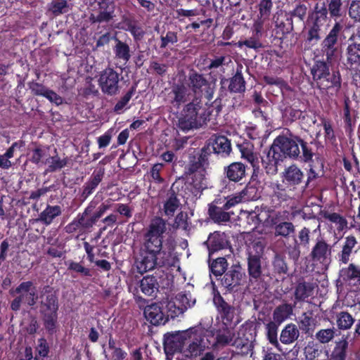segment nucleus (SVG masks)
Wrapping results in <instances>:
<instances>
[{
	"instance_id": "obj_1",
	"label": "nucleus",
	"mask_w": 360,
	"mask_h": 360,
	"mask_svg": "<svg viewBox=\"0 0 360 360\" xmlns=\"http://www.w3.org/2000/svg\"><path fill=\"white\" fill-rule=\"evenodd\" d=\"M312 141L308 143L298 134L288 129L285 134H279L262 157V165L269 175H275L278 167L286 158L307 163V179L304 173L298 165H292L286 167L282 174V183L289 191H295L298 186L304 183V188L309 187L312 181L321 177L324 174V163L312 147Z\"/></svg>"
},
{
	"instance_id": "obj_2",
	"label": "nucleus",
	"mask_w": 360,
	"mask_h": 360,
	"mask_svg": "<svg viewBox=\"0 0 360 360\" xmlns=\"http://www.w3.org/2000/svg\"><path fill=\"white\" fill-rule=\"evenodd\" d=\"M167 220L155 216L142 233L139 251L135 258V267L143 274L157 267L174 266L176 243L172 236H165Z\"/></svg>"
},
{
	"instance_id": "obj_3",
	"label": "nucleus",
	"mask_w": 360,
	"mask_h": 360,
	"mask_svg": "<svg viewBox=\"0 0 360 360\" xmlns=\"http://www.w3.org/2000/svg\"><path fill=\"white\" fill-rule=\"evenodd\" d=\"M59 295L53 286L44 285L39 294V312L44 326L49 335L58 332Z\"/></svg>"
},
{
	"instance_id": "obj_4",
	"label": "nucleus",
	"mask_w": 360,
	"mask_h": 360,
	"mask_svg": "<svg viewBox=\"0 0 360 360\" xmlns=\"http://www.w3.org/2000/svg\"><path fill=\"white\" fill-rule=\"evenodd\" d=\"M264 252V246L261 242L252 243L246 252L248 286L262 290L266 289V283H264L265 266L262 262Z\"/></svg>"
},
{
	"instance_id": "obj_5",
	"label": "nucleus",
	"mask_w": 360,
	"mask_h": 360,
	"mask_svg": "<svg viewBox=\"0 0 360 360\" xmlns=\"http://www.w3.org/2000/svg\"><path fill=\"white\" fill-rule=\"evenodd\" d=\"M209 146L206 143L200 150H193L189 153L188 162L185 167V174L192 179L191 184L197 190L207 187L206 167L209 164Z\"/></svg>"
},
{
	"instance_id": "obj_6",
	"label": "nucleus",
	"mask_w": 360,
	"mask_h": 360,
	"mask_svg": "<svg viewBox=\"0 0 360 360\" xmlns=\"http://www.w3.org/2000/svg\"><path fill=\"white\" fill-rule=\"evenodd\" d=\"M185 346L183 354L187 358H196L205 349L209 348L210 343L206 339V331L202 326L190 327L185 330Z\"/></svg>"
},
{
	"instance_id": "obj_7",
	"label": "nucleus",
	"mask_w": 360,
	"mask_h": 360,
	"mask_svg": "<svg viewBox=\"0 0 360 360\" xmlns=\"http://www.w3.org/2000/svg\"><path fill=\"white\" fill-rule=\"evenodd\" d=\"M343 28L342 23L335 21L320 43L319 51L320 54L326 56L328 63H332L338 56Z\"/></svg>"
},
{
	"instance_id": "obj_8",
	"label": "nucleus",
	"mask_w": 360,
	"mask_h": 360,
	"mask_svg": "<svg viewBox=\"0 0 360 360\" xmlns=\"http://www.w3.org/2000/svg\"><path fill=\"white\" fill-rule=\"evenodd\" d=\"M187 85L195 96L200 98L204 96L208 101L212 100L215 84L212 83L204 74L192 69L188 72Z\"/></svg>"
},
{
	"instance_id": "obj_9",
	"label": "nucleus",
	"mask_w": 360,
	"mask_h": 360,
	"mask_svg": "<svg viewBox=\"0 0 360 360\" xmlns=\"http://www.w3.org/2000/svg\"><path fill=\"white\" fill-rule=\"evenodd\" d=\"M33 285L34 283L31 281H22L15 290H10L11 295L18 294V296L11 302V310H20V307L25 300L30 307H33V306L36 304L37 300L39 301V295H37L35 292V288H33L31 290Z\"/></svg>"
},
{
	"instance_id": "obj_10",
	"label": "nucleus",
	"mask_w": 360,
	"mask_h": 360,
	"mask_svg": "<svg viewBox=\"0 0 360 360\" xmlns=\"http://www.w3.org/2000/svg\"><path fill=\"white\" fill-rule=\"evenodd\" d=\"M345 54L346 57L345 65L347 69L360 67V40L356 37V33H353L349 37ZM353 81L357 88H360V68L354 74Z\"/></svg>"
},
{
	"instance_id": "obj_11",
	"label": "nucleus",
	"mask_w": 360,
	"mask_h": 360,
	"mask_svg": "<svg viewBox=\"0 0 360 360\" xmlns=\"http://www.w3.org/2000/svg\"><path fill=\"white\" fill-rule=\"evenodd\" d=\"M93 211V206L86 207L82 213L77 214V217L65 226V232L74 233L78 231L83 233L90 231L95 224Z\"/></svg>"
},
{
	"instance_id": "obj_12",
	"label": "nucleus",
	"mask_w": 360,
	"mask_h": 360,
	"mask_svg": "<svg viewBox=\"0 0 360 360\" xmlns=\"http://www.w3.org/2000/svg\"><path fill=\"white\" fill-rule=\"evenodd\" d=\"M345 284L350 290H360V264L350 263L342 267L339 271V279L336 281L338 288Z\"/></svg>"
},
{
	"instance_id": "obj_13",
	"label": "nucleus",
	"mask_w": 360,
	"mask_h": 360,
	"mask_svg": "<svg viewBox=\"0 0 360 360\" xmlns=\"http://www.w3.org/2000/svg\"><path fill=\"white\" fill-rule=\"evenodd\" d=\"M120 74L113 68H105L101 72L98 83L105 95L115 96L120 91Z\"/></svg>"
},
{
	"instance_id": "obj_14",
	"label": "nucleus",
	"mask_w": 360,
	"mask_h": 360,
	"mask_svg": "<svg viewBox=\"0 0 360 360\" xmlns=\"http://www.w3.org/2000/svg\"><path fill=\"white\" fill-rule=\"evenodd\" d=\"M96 4L89 15L91 23H102L113 19L115 8L113 0H96Z\"/></svg>"
},
{
	"instance_id": "obj_15",
	"label": "nucleus",
	"mask_w": 360,
	"mask_h": 360,
	"mask_svg": "<svg viewBox=\"0 0 360 360\" xmlns=\"http://www.w3.org/2000/svg\"><path fill=\"white\" fill-rule=\"evenodd\" d=\"M333 248L323 237L316 238L309 257L315 264H328L331 260Z\"/></svg>"
},
{
	"instance_id": "obj_16",
	"label": "nucleus",
	"mask_w": 360,
	"mask_h": 360,
	"mask_svg": "<svg viewBox=\"0 0 360 360\" xmlns=\"http://www.w3.org/2000/svg\"><path fill=\"white\" fill-rule=\"evenodd\" d=\"M105 164V158L100 160L97 167L95 168L90 177L83 184L81 191V198L83 201L87 199L90 195H92L96 189H97L99 184L102 182L105 174V168L104 167Z\"/></svg>"
},
{
	"instance_id": "obj_17",
	"label": "nucleus",
	"mask_w": 360,
	"mask_h": 360,
	"mask_svg": "<svg viewBox=\"0 0 360 360\" xmlns=\"http://www.w3.org/2000/svg\"><path fill=\"white\" fill-rule=\"evenodd\" d=\"M245 273L240 264H233L224 274L221 279V285L228 291H237L245 281Z\"/></svg>"
},
{
	"instance_id": "obj_18",
	"label": "nucleus",
	"mask_w": 360,
	"mask_h": 360,
	"mask_svg": "<svg viewBox=\"0 0 360 360\" xmlns=\"http://www.w3.org/2000/svg\"><path fill=\"white\" fill-rule=\"evenodd\" d=\"M185 112H187V117L191 120L193 127H198L205 122L209 113L204 105L201 98L195 97L193 99L185 105Z\"/></svg>"
},
{
	"instance_id": "obj_19",
	"label": "nucleus",
	"mask_w": 360,
	"mask_h": 360,
	"mask_svg": "<svg viewBox=\"0 0 360 360\" xmlns=\"http://www.w3.org/2000/svg\"><path fill=\"white\" fill-rule=\"evenodd\" d=\"M186 330L168 332L164 335L163 349L166 354H174L175 352H184L186 346Z\"/></svg>"
},
{
	"instance_id": "obj_20",
	"label": "nucleus",
	"mask_w": 360,
	"mask_h": 360,
	"mask_svg": "<svg viewBox=\"0 0 360 360\" xmlns=\"http://www.w3.org/2000/svg\"><path fill=\"white\" fill-rule=\"evenodd\" d=\"M206 145L210 148L207 150L209 158L213 153L221 157H226L232 151L231 141L225 136H215L214 134L208 139Z\"/></svg>"
},
{
	"instance_id": "obj_21",
	"label": "nucleus",
	"mask_w": 360,
	"mask_h": 360,
	"mask_svg": "<svg viewBox=\"0 0 360 360\" xmlns=\"http://www.w3.org/2000/svg\"><path fill=\"white\" fill-rule=\"evenodd\" d=\"M214 304L217 309L218 317L222 324L231 326L236 314V308L227 302L219 293L213 299Z\"/></svg>"
},
{
	"instance_id": "obj_22",
	"label": "nucleus",
	"mask_w": 360,
	"mask_h": 360,
	"mask_svg": "<svg viewBox=\"0 0 360 360\" xmlns=\"http://www.w3.org/2000/svg\"><path fill=\"white\" fill-rule=\"evenodd\" d=\"M163 302H155L148 305L144 309V315L153 325H165L169 321Z\"/></svg>"
},
{
	"instance_id": "obj_23",
	"label": "nucleus",
	"mask_w": 360,
	"mask_h": 360,
	"mask_svg": "<svg viewBox=\"0 0 360 360\" xmlns=\"http://www.w3.org/2000/svg\"><path fill=\"white\" fill-rule=\"evenodd\" d=\"M204 244L209 252V259H211L213 253L227 248L230 245V242L229 240V236L226 233L221 232V231H214L209 235Z\"/></svg>"
},
{
	"instance_id": "obj_24",
	"label": "nucleus",
	"mask_w": 360,
	"mask_h": 360,
	"mask_svg": "<svg viewBox=\"0 0 360 360\" xmlns=\"http://www.w3.org/2000/svg\"><path fill=\"white\" fill-rule=\"evenodd\" d=\"M243 66L241 64L236 67L235 74L230 78L222 77L220 79L221 88L224 84H228V90L230 93L243 94L246 89V80L242 72Z\"/></svg>"
},
{
	"instance_id": "obj_25",
	"label": "nucleus",
	"mask_w": 360,
	"mask_h": 360,
	"mask_svg": "<svg viewBox=\"0 0 360 360\" xmlns=\"http://www.w3.org/2000/svg\"><path fill=\"white\" fill-rule=\"evenodd\" d=\"M223 174L224 178L229 182L243 184L247 177V165L240 162L229 163V165L224 167Z\"/></svg>"
},
{
	"instance_id": "obj_26",
	"label": "nucleus",
	"mask_w": 360,
	"mask_h": 360,
	"mask_svg": "<svg viewBox=\"0 0 360 360\" xmlns=\"http://www.w3.org/2000/svg\"><path fill=\"white\" fill-rule=\"evenodd\" d=\"M358 243L357 238L355 235L351 234L344 237L341 250L337 254L339 264H349L352 253H356L359 250V248H357Z\"/></svg>"
},
{
	"instance_id": "obj_27",
	"label": "nucleus",
	"mask_w": 360,
	"mask_h": 360,
	"mask_svg": "<svg viewBox=\"0 0 360 360\" xmlns=\"http://www.w3.org/2000/svg\"><path fill=\"white\" fill-rule=\"evenodd\" d=\"M214 335V342L212 347L214 348H223V347L232 345L236 332L232 327L221 324V326L216 330Z\"/></svg>"
},
{
	"instance_id": "obj_28",
	"label": "nucleus",
	"mask_w": 360,
	"mask_h": 360,
	"mask_svg": "<svg viewBox=\"0 0 360 360\" xmlns=\"http://www.w3.org/2000/svg\"><path fill=\"white\" fill-rule=\"evenodd\" d=\"M348 335H342L340 339L335 342L333 349L328 355V360H346L348 354Z\"/></svg>"
},
{
	"instance_id": "obj_29",
	"label": "nucleus",
	"mask_w": 360,
	"mask_h": 360,
	"mask_svg": "<svg viewBox=\"0 0 360 360\" xmlns=\"http://www.w3.org/2000/svg\"><path fill=\"white\" fill-rule=\"evenodd\" d=\"M238 149L241 153L242 158L245 159L251 164L254 171L259 169V160L257 153L254 152V146L250 141H244L238 145Z\"/></svg>"
},
{
	"instance_id": "obj_30",
	"label": "nucleus",
	"mask_w": 360,
	"mask_h": 360,
	"mask_svg": "<svg viewBox=\"0 0 360 360\" xmlns=\"http://www.w3.org/2000/svg\"><path fill=\"white\" fill-rule=\"evenodd\" d=\"M139 288L142 293L147 296H156L160 288L158 278L153 274L143 276L140 281Z\"/></svg>"
},
{
	"instance_id": "obj_31",
	"label": "nucleus",
	"mask_w": 360,
	"mask_h": 360,
	"mask_svg": "<svg viewBox=\"0 0 360 360\" xmlns=\"http://www.w3.org/2000/svg\"><path fill=\"white\" fill-rule=\"evenodd\" d=\"M314 292V283L304 280L298 281L294 289L295 303L299 301L307 300V298L313 295Z\"/></svg>"
},
{
	"instance_id": "obj_32",
	"label": "nucleus",
	"mask_w": 360,
	"mask_h": 360,
	"mask_svg": "<svg viewBox=\"0 0 360 360\" xmlns=\"http://www.w3.org/2000/svg\"><path fill=\"white\" fill-rule=\"evenodd\" d=\"M327 60H316L311 68L310 72L316 86L321 89L323 86H326L324 78L327 70Z\"/></svg>"
},
{
	"instance_id": "obj_33",
	"label": "nucleus",
	"mask_w": 360,
	"mask_h": 360,
	"mask_svg": "<svg viewBox=\"0 0 360 360\" xmlns=\"http://www.w3.org/2000/svg\"><path fill=\"white\" fill-rule=\"evenodd\" d=\"M207 214L210 219L216 224L227 223L231 218L230 212H225L222 210L220 204L215 203V199L209 204Z\"/></svg>"
},
{
	"instance_id": "obj_34",
	"label": "nucleus",
	"mask_w": 360,
	"mask_h": 360,
	"mask_svg": "<svg viewBox=\"0 0 360 360\" xmlns=\"http://www.w3.org/2000/svg\"><path fill=\"white\" fill-rule=\"evenodd\" d=\"M323 83L325 86H322L321 89H333L335 91H340L341 89L342 78L340 70L330 71L329 63H327V70L325 74Z\"/></svg>"
},
{
	"instance_id": "obj_35",
	"label": "nucleus",
	"mask_w": 360,
	"mask_h": 360,
	"mask_svg": "<svg viewBox=\"0 0 360 360\" xmlns=\"http://www.w3.org/2000/svg\"><path fill=\"white\" fill-rule=\"evenodd\" d=\"M180 205L181 201L174 191V185H172L167 193V197L163 204L164 214L169 218L173 217Z\"/></svg>"
},
{
	"instance_id": "obj_36",
	"label": "nucleus",
	"mask_w": 360,
	"mask_h": 360,
	"mask_svg": "<svg viewBox=\"0 0 360 360\" xmlns=\"http://www.w3.org/2000/svg\"><path fill=\"white\" fill-rule=\"evenodd\" d=\"M62 212L61 206L49 205L48 204L45 209L39 214L35 221H40L45 224V226H49L57 217L60 216Z\"/></svg>"
},
{
	"instance_id": "obj_37",
	"label": "nucleus",
	"mask_w": 360,
	"mask_h": 360,
	"mask_svg": "<svg viewBox=\"0 0 360 360\" xmlns=\"http://www.w3.org/2000/svg\"><path fill=\"white\" fill-rule=\"evenodd\" d=\"M308 28L307 32V42L311 44H317L319 42L321 37V31L319 25L316 23L314 18L311 15V13L308 15L307 20Z\"/></svg>"
},
{
	"instance_id": "obj_38",
	"label": "nucleus",
	"mask_w": 360,
	"mask_h": 360,
	"mask_svg": "<svg viewBox=\"0 0 360 360\" xmlns=\"http://www.w3.org/2000/svg\"><path fill=\"white\" fill-rule=\"evenodd\" d=\"M356 323V319L347 310H342L335 314V323L340 331H347L352 329Z\"/></svg>"
},
{
	"instance_id": "obj_39",
	"label": "nucleus",
	"mask_w": 360,
	"mask_h": 360,
	"mask_svg": "<svg viewBox=\"0 0 360 360\" xmlns=\"http://www.w3.org/2000/svg\"><path fill=\"white\" fill-rule=\"evenodd\" d=\"M34 146H36L35 148L31 151L30 161L37 165L48 163V155L50 146L39 145V143H34Z\"/></svg>"
},
{
	"instance_id": "obj_40",
	"label": "nucleus",
	"mask_w": 360,
	"mask_h": 360,
	"mask_svg": "<svg viewBox=\"0 0 360 360\" xmlns=\"http://www.w3.org/2000/svg\"><path fill=\"white\" fill-rule=\"evenodd\" d=\"M284 184H276V188L270 197V204L273 207H281L283 203L291 199L287 193V188Z\"/></svg>"
},
{
	"instance_id": "obj_41",
	"label": "nucleus",
	"mask_w": 360,
	"mask_h": 360,
	"mask_svg": "<svg viewBox=\"0 0 360 360\" xmlns=\"http://www.w3.org/2000/svg\"><path fill=\"white\" fill-rule=\"evenodd\" d=\"M300 332L294 323H288L281 331L280 341L285 345L292 344L300 337Z\"/></svg>"
},
{
	"instance_id": "obj_42",
	"label": "nucleus",
	"mask_w": 360,
	"mask_h": 360,
	"mask_svg": "<svg viewBox=\"0 0 360 360\" xmlns=\"http://www.w3.org/2000/svg\"><path fill=\"white\" fill-rule=\"evenodd\" d=\"M312 310L303 312L298 321L299 328L304 334L311 335L314 331V321Z\"/></svg>"
},
{
	"instance_id": "obj_43",
	"label": "nucleus",
	"mask_w": 360,
	"mask_h": 360,
	"mask_svg": "<svg viewBox=\"0 0 360 360\" xmlns=\"http://www.w3.org/2000/svg\"><path fill=\"white\" fill-rule=\"evenodd\" d=\"M321 215L323 219L330 223L335 224L337 230L339 231L346 230L348 229V221L344 216L340 215V213L329 212L328 210L322 211Z\"/></svg>"
},
{
	"instance_id": "obj_44",
	"label": "nucleus",
	"mask_w": 360,
	"mask_h": 360,
	"mask_svg": "<svg viewBox=\"0 0 360 360\" xmlns=\"http://www.w3.org/2000/svg\"><path fill=\"white\" fill-rule=\"evenodd\" d=\"M293 307L294 305L290 304V303H283L275 308L272 316L278 326L286 319L290 317L293 313Z\"/></svg>"
},
{
	"instance_id": "obj_45",
	"label": "nucleus",
	"mask_w": 360,
	"mask_h": 360,
	"mask_svg": "<svg viewBox=\"0 0 360 360\" xmlns=\"http://www.w3.org/2000/svg\"><path fill=\"white\" fill-rule=\"evenodd\" d=\"M115 45L113 47V51L117 59L122 60L127 63L131 59V49L127 42L115 38Z\"/></svg>"
},
{
	"instance_id": "obj_46",
	"label": "nucleus",
	"mask_w": 360,
	"mask_h": 360,
	"mask_svg": "<svg viewBox=\"0 0 360 360\" xmlns=\"http://www.w3.org/2000/svg\"><path fill=\"white\" fill-rule=\"evenodd\" d=\"M70 10V5L67 0H52L47 4V11L53 16H59L66 13Z\"/></svg>"
},
{
	"instance_id": "obj_47",
	"label": "nucleus",
	"mask_w": 360,
	"mask_h": 360,
	"mask_svg": "<svg viewBox=\"0 0 360 360\" xmlns=\"http://www.w3.org/2000/svg\"><path fill=\"white\" fill-rule=\"evenodd\" d=\"M55 152L56 153L55 155L48 158L49 165L48 167L46 169V172H56V171L60 170V169L68 165L70 159L68 156L61 158L58 155L56 148H55Z\"/></svg>"
},
{
	"instance_id": "obj_48",
	"label": "nucleus",
	"mask_w": 360,
	"mask_h": 360,
	"mask_svg": "<svg viewBox=\"0 0 360 360\" xmlns=\"http://www.w3.org/2000/svg\"><path fill=\"white\" fill-rule=\"evenodd\" d=\"M228 262L227 259L224 257H219L217 259H209V268L210 271L215 275L216 276H219V275L225 274L228 267Z\"/></svg>"
},
{
	"instance_id": "obj_49",
	"label": "nucleus",
	"mask_w": 360,
	"mask_h": 360,
	"mask_svg": "<svg viewBox=\"0 0 360 360\" xmlns=\"http://www.w3.org/2000/svg\"><path fill=\"white\" fill-rule=\"evenodd\" d=\"M327 1L328 14L329 13L330 18L337 21L338 18H340L345 14L343 1L342 0H327Z\"/></svg>"
},
{
	"instance_id": "obj_50",
	"label": "nucleus",
	"mask_w": 360,
	"mask_h": 360,
	"mask_svg": "<svg viewBox=\"0 0 360 360\" xmlns=\"http://www.w3.org/2000/svg\"><path fill=\"white\" fill-rule=\"evenodd\" d=\"M274 224L276 236L288 238V236H290L295 232V225L292 222H286V221L279 222V221H276V220L274 221Z\"/></svg>"
},
{
	"instance_id": "obj_51",
	"label": "nucleus",
	"mask_w": 360,
	"mask_h": 360,
	"mask_svg": "<svg viewBox=\"0 0 360 360\" xmlns=\"http://www.w3.org/2000/svg\"><path fill=\"white\" fill-rule=\"evenodd\" d=\"M311 14L320 28L322 29L328 19V8L325 4H323L321 6L319 4H316Z\"/></svg>"
},
{
	"instance_id": "obj_52",
	"label": "nucleus",
	"mask_w": 360,
	"mask_h": 360,
	"mask_svg": "<svg viewBox=\"0 0 360 360\" xmlns=\"http://www.w3.org/2000/svg\"><path fill=\"white\" fill-rule=\"evenodd\" d=\"M323 351L315 341H309L304 348V355L307 360H319Z\"/></svg>"
},
{
	"instance_id": "obj_53",
	"label": "nucleus",
	"mask_w": 360,
	"mask_h": 360,
	"mask_svg": "<svg viewBox=\"0 0 360 360\" xmlns=\"http://www.w3.org/2000/svg\"><path fill=\"white\" fill-rule=\"evenodd\" d=\"M278 325L276 320L273 319L272 321H269L266 324V335L270 344L278 348L280 346V343L278 341Z\"/></svg>"
},
{
	"instance_id": "obj_54",
	"label": "nucleus",
	"mask_w": 360,
	"mask_h": 360,
	"mask_svg": "<svg viewBox=\"0 0 360 360\" xmlns=\"http://www.w3.org/2000/svg\"><path fill=\"white\" fill-rule=\"evenodd\" d=\"M336 332L337 329L335 327L319 329L315 333V338L321 344H328L336 337Z\"/></svg>"
},
{
	"instance_id": "obj_55",
	"label": "nucleus",
	"mask_w": 360,
	"mask_h": 360,
	"mask_svg": "<svg viewBox=\"0 0 360 360\" xmlns=\"http://www.w3.org/2000/svg\"><path fill=\"white\" fill-rule=\"evenodd\" d=\"M68 269L70 271L75 272L82 277H92L94 275L92 269L83 266L82 262L69 261Z\"/></svg>"
},
{
	"instance_id": "obj_56",
	"label": "nucleus",
	"mask_w": 360,
	"mask_h": 360,
	"mask_svg": "<svg viewBox=\"0 0 360 360\" xmlns=\"http://www.w3.org/2000/svg\"><path fill=\"white\" fill-rule=\"evenodd\" d=\"M273 6V0H259L257 5V8L259 11V18L262 19L263 21L269 19L272 12Z\"/></svg>"
},
{
	"instance_id": "obj_57",
	"label": "nucleus",
	"mask_w": 360,
	"mask_h": 360,
	"mask_svg": "<svg viewBox=\"0 0 360 360\" xmlns=\"http://www.w3.org/2000/svg\"><path fill=\"white\" fill-rule=\"evenodd\" d=\"M241 201L242 197L238 195L219 197V198L215 199V202L217 204H220L222 210L225 212H228V210L236 206V205Z\"/></svg>"
},
{
	"instance_id": "obj_58",
	"label": "nucleus",
	"mask_w": 360,
	"mask_h": 360,
	"mask_svg": "<svg viewBox=\"0 0 360 360\" xmlns=\"http://www.w3.org/2000/svg\"><path fill=\"white\" fill-rule=\"evenodd\" d=\"M276 27L281 30L283 35L292 32L294 30L293 20L289 13L285 15L284 20L277 18L276 20Z\"/></svg>"
},
{
	"instance_id": "obj_59",
	"label": "nucleus",
	"mask_w": 360,
	"mask_h": 360,
	"mask_svg": "<svg viewBox=\"0 0 360 360\" xmlns=\"http://www.w3.org/2000/svg\"><path fill=\"white\" fill-rule=\"evenodd\" d=\"M232 346L235 347V348L238 349V352H241V354H248L251 347V343L249 339L246 338L245 336H238L236 338L235 336L232 342Z\"/></svg>"
},
{
	"instance_id": "obj_60",
	"label": "nucleus",
	"mask_w": 360,
	"mask_h": 360,
	"mask_svg": "<svg viewBox=\"0 0 360 360\" xmlns=\"http://www.w3.org/2000/svg\"><path fill=\"white\" fill-rule=\"evenodd\" d=\"M283 116L291 122L297 120H300V118L302 120L305 118L304 112L299 109H295L292 105H288V107L285 108L283 112Z\"/></svg>"
},
{
	"instance_id": "obj_61",
	"label": "nucleus",
	"mask_w": 360,
	"mask_h": 360,
	"mask_svg": "<svg viewBox=\"0 0 360 360\" xmlns=\"http://www.w3.org/2000/svg\"><path fill=\"white\" fill-rule=\"evenodd\" d=\"M172 92L174 95L173 102L176 105H181L186 101V89L182 84L174 86Z\"/></svg>"
},
{
	"instance_id": "obj_62",
	"label": "nucleus",
	"mask_w": 360,
	"mask_h": 360,
	"mask_svg": "<svg viewBox=\"0 0 360 360\" xmlns=\"http://www.w3.org/2000/svg\"><path fill=\"white\" fill-rule=\"evenodd\" d=\"M135 91L136 86H131L127 91V93H125V94L122 98H120V99L115 105L114 111L119 112L120 110H123L124 106H126L129 103L130 98H131L133 95H134Z\"/></svg>"
},
{
	"instance_id": "obj_63",
	"label": "nucleus",
	"mask_w": 360,
	"mask_h": 360,
	"mask_svg": "<svg viewBox=\"0 0 360 360\" xmlns=\"http://www.w3.org/2000/svg\"><path fill=\"white\" fill-rule=\"evenodd\" d=\"M273 266L277 274H287L288 271V266L285 259L284 257L281 256V255H276L273 261Z\"/></svg>"
},
{
	"instance_id": "obj_64",
	"label": "nucleus",
	"mask_w": 360,
	"mask_h": 360,
	"mask_svg": "<svg viewBox=\"0 0 360 360\" xmlns=\"http://www.w3.org/2000/svg\"><path fill=\"white\" fill-rule=\"evenodd\" d=\"M348 15L354 22H360V0L350 1Z\"/></svg>"
}]
</instances>
